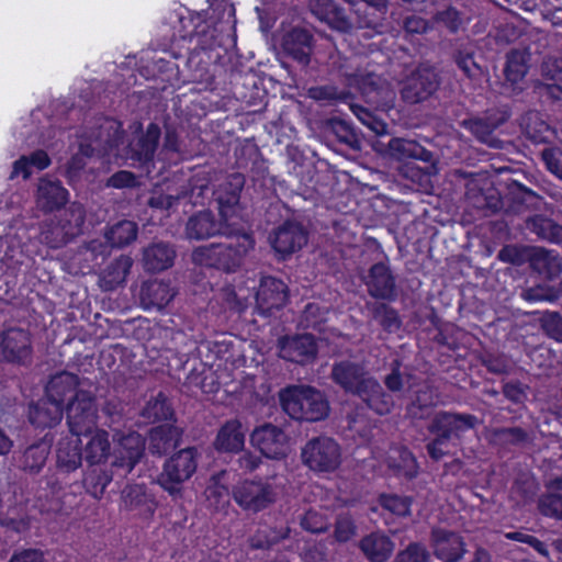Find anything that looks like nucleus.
<instances>
[{
    "label": "nucleus",
    "instance_id": "49",
    "mask_svg": "<svg viewBox=\"0 0 562 562\" xmlns=\"http://www.w3.org/2000/svg\"><path fill=\"white\" fill-rule=\"evenodd\" d=\"M112 479L111 471L100 465H89V469L83 474L82 485L89 495L100 499Z\"/></svg>",
    "mask_w": 562,
    "mask_h": 562
},
{
    "label": "nucleus",
    "instance_id": "16",
    "mask_svg": "<svg viewBox=\"0 0 562 562\" xmlns=\"http://www.w3.org/2000/svg\"><path fill=\"white\" fill-rule=\"evenodd\" d=\"M269 241L278 258L285 260L307 243V233L302 224L288 220L270 234Z\"/></svg>",
    "mask_w": 562,
    "mask_h": 562
},
{
    "label": "nucleus",
    "instance_id": "7",
    "mask_svg": "<svg viewBox=\"0 0 562 562\" xmlns=\"http://www.w3.org/2000/svg\"><path fill=\"white\" fill-rule=\"evenodd\" d=\"M303 463L314 472L329 473L341 463V449L338 442L326 436L313 438L303 447Z\"/></svg>",
    "mask_w": 562,
    "mask_h": 562
},
{
    "label": "nucleus",
    "instance_id": "29",
    "mask_svg": "<svg viewBox=\"0 0 562 562\" xmlns=\"http://www.w3.org/2000/svg\"><path fill=\"white\" fill-rule=\"evenodd\" d=\"M182 429L172 423H161L148 432V450L153 456H164L178 447Z\"/></svg>",
    "mask_w": 562,
    "mask_h": 562
},
{
    "label": "nucleus",
    "instance_id": "63",
    "mask_svg": "<svg viewBox=\"0 0 562 562\" xmlns=\"http://www.w3.org/2000/svg\"><path fill=\"white\" fill-rule=\"evenodd\" d=\"M480 198L482 200V207L490 210L492 213L504 212L506 206L505 195L503 196L492 184L480 190Z\"/></svg>",
    "mask_w": 562,
    "mask_h": 562
},
{
    "label": "nucleus",
    "instance_id": "61",
    "mask_svg": "<svg viewBox=\"0 0 562 562\" xmlns=\"http://www.w3.org/2000/svg\"><path fill=\"white\" fill-rule=\"evenodd\" d=\"M357 86V89L363 95L368 102L378 103L379 95V82L376 76L373 74H369L367 76L358 77L353 75V86Z\"/></svg>",
    "mask_w": 562,
    "mask_h": 562
},
{
    "label": "nucleus",
    "instance_id": "12",
    "mask_svg": "<svg viewBox=\"0 0 562 562\" xmlns=\"http://www.w3.org/2000/svg\"><path fill=\"white\" fill-rule=\"evenodd\" d=\"M477 424L474 415L440 411L434 415L427 430L449 443L460 440L463 431L474 429Z\"/></svg>",
    "mask_w": 562,
    "mask_h": 562
},
{
    "label": "nucleus",
    "instance_id": "57",
    "mask_svg": "<svg viewBox=\"0 0 562 562\" xmlns=\"http://www.w3.org/2000/svg\"><path fill=\"white\" fill-rule=\"evenodd\" d=\"M532 249L533 246L530 245L509 244L498 251L497 258L503 262L519 267L530 262Z\"/></svg>",
    "mask_w": 562,
    "mask_h": 562
},
{
    "label": "nucleus",
    "instance_id": "55",
    "mask_svg": "<svg viewBox=\"0 0 562 562\" xmlns=\"http://www.w3.org/2000/svg\"><path fill=\"white\" fill-rule=\"evenodd\" d=\"M353 7H356L353 12L357 15V21L353 22V25L356 24V27L358 30H368L367 32H363L360 35L368 38H372L373 36L378 35L380 33L376 31V26L379 25L380 19L379 12L381 13L384 10H375L367 4H364V7H361V4L358 3H353Z\"/></svg>",
    "mask_w": 562,
    "mask_h": 562
},
{
    "label": "nucleus",
    "instance_id": "62",
    "mask_svg": "<svg viewBox=\"0 0 562 562\" xmlns=\"http://www.w3.org/2000/svg\"><path fill=\"white\" fill-rule=\"evenodd\" d=\"M430 553L420 542H411L404 550L400 551L393 562H428Z\"/></svg>",
    "mask_w": 562,
    "mask_h": 562
},
{
    "label": "nucleus",
    "instance_id": "6",
    "mask_svg": "<svg viewBox=\"0 0 562 562\" xmlns=\"http://www.w3.org/2000/svg\"><path fill=\"white\" fill-rule=\"evenodd\" d=\"M198 450L188 447L179 450L167 459L157 483L171 497H182L183 483L192 477L198 468Z\"/></svg>",
    "mask_w": 562,
    "mask_h": 562
},
{
    "label": "nucleus",
    "instance_id": "42",
    "mask_svg": "<svg viewBox=\"0 0 562 562\" xmlns=\"http://www.w3.org/2000/svg\"><path fill=\"white\" fill-rule=\"evenodd\" d=\"M525 226L530 233L542 240L562 244V225L546 215L536 214L528 216L525 220Z\"/></svg>",
    "mask_w": 562,
    "mask_h": 562
},
{
    "label": "nucleus",
    "instance_id": "58",
    "mask_svg": "<svg viewBox=\"0 0 562 562\" xmlns=\"http://www.w3.org/2000/svg\"><path fill=\"white\" fill-rule=\"evenodd\" d=\"M521 297L528 302L555 303L560 299V282L557 286L548 283H539L527 288L521 292Z\"/></svg>",
    "mask_w": 562,
    "mask_h": 562
},
{
    "label": "nucleus",
    "instance_id": "10",
    "mask_svg": "<svg viewBox=\"0 0 562 562\" xmlns=\"http://www.w3.org/2000/svg\"><path fill=\"white\" fill-rule=\"evenodd\" d=\"M32 359L33 344L29 329L8 327L0 331V361L27 367Z\"/></svg>",
    "mask_w": 562,
    "mask_h": 562
},
{
    "label": "nucleus",
    "instance_id": "19",
    "mask_svg": "<svg viewBox=\"0 0 562 562\" xmlns=\"http://www.w3.org/2000/svg\"><path fill=\"white\" fill-rule=\"evenodd\" d=\"M278 347L280 358L297 364L313 362L318 353V345L312 334L283 336Z\"/></svg>",
    "mask_w": 562,
    "mask_h": 562
},
{
    "label": "nucleus",
    "instance_id": "32",
    "mask_svg": "<svg viewBox=\"0 0 562 562\" xmlns=\"http://www.w3.org/2000/svg\"><path fill=\"white\" fill-rule=\"evenodd\" d=\"M310 7L313 15L333 30L341 33H348L351 30V21L334 0H310Z\"/></svg>",
    "mask_w": 562,
    "mask_h": 562
},
{
    "label": "nucleus",
    "instance_id": "1",
    "mask_svg": "<svg viewBox=\"0 0 562 562\" xmlns=\"http://www.w3.org/2000/svg\"><path fill=\"white\" fill-rule=\"evenodd\" d=\"M83 458L79 437L58 441L55 467L48 469L47 474L37 482L33 491L36 506L42 513L60 510L64 491L77 482L75 474L80 469Z\"/></svg>",
    "mask_w": 562,
    "mask_h": 562
},
{
    "label": "nucleus",
    "instance_id": "45",
    "mask_svg": "<svg viewBox=\"0 0 562 562\" xmlns=\"http://www.w3.org/2000/svg\"><path fill=\"white\" fill-rule=\"evenodd\" d=\"M140 416L148 423H172L177 422L171 403L162 392L149 400L140 412Z\"/></svg>",
    "mask_w": 562,
    "mask_h": 562
},
{
    "label": "nucleus",
    "instance_id": "51",
    "mask_svg": "<svg viewBox=\"0 0 562 562\" xmlns=\"http://www.w3.org/2000/svg\"><path fill=\"white\" fill-rule=\"evenodd\" d=\"M138 234V226L135 222L123 220L114 224L105 233V239L115 248H123L132 244Z\"/></svg>",
    "mask_w": 562,
    "mask_h": 562
},
{
    "label": "nucleus",
    "instance_id": "17",
    "mask_svg": "<svg viewBox=\"0 0 562 562\" xmlns=\"http://www.w3.org/2000/svg\"><path fill=\"white\" fill-rule=\"evenodd\" d=\"M353 395L379 415H386L393 407L392 396L385 393L381 384L372 376H358L353 369Z\"/></svg>",
    "mask_w": 562,
    "mask_h": 562
},
{
    "label": "nucleus",
    "instance_id": "36",
    "mask_svg": "<svg viewBox=\"0 0 562 562\" xmlns=\"http://www.w3.org/2000/svg\"><path fill=\"white\" fill-rule=\"evenodd\" d=\"M64 409L53 400L45 395V398L32 404L29 408V422L36 428H53L60 423Z\"/></svg>",
    "mask_w": 562,
    "mask_h": 562
},
{
    "label": "nucleus",
    "instance_id": "31",
    "mask_svg": "<svg viewBox=\"0 0 562 562\" xmlns=\"http://www.w3.org/2000/svg\"><path fill=\"white\" fill-rule=\"evenodd\" d=\"M186 234L189 239L202 240L225 234V226L215 217L213 212L205 210L189 217Z\"/></svg>",
    "mask_w": 562,
    "mask_h": 562
},
{
    "label": "nucleus",
    "instance_id": "41",
    "mask_svg": "<svg viewBox=\"0 0 562 562\" xmlns=\"http://www.w3.org/2000/svg\"><path fill=\"white\" fill-rule=\"evenodd\" d=\"M133 260L130 256L121 255L113 259L100 276L101 286L105 291H113L122 285L128 276Z\"/></svg>",
    "mask_w": 562,
    "mask_h": 562
},
{
    "label": "nucleus",
    "instance_id": "43",
    "mask_svg": "<svg viewBox=\"0 0 562 562\" xmlns=\"http://www.w3.org/2000/svg\"><path fill=\"white\" fill-rule=\"evenodd\" d=\"M359 547L371 562L386 561L394 550L393 541L387 536L379 532L366 536L360 541Z\"/></svg>",
    "mask_w": 562,
    "mask_h": 562
},
{
    "label": "nucleus",
    "instance_id": "64",
    "mask_svg": "<svg viewBox=\"0 0 562 562\" xmlns=\"http://www.w3.org/2000/svg\"><path fill=\"white\" fill-rule=\"evenodd\" d=\"M432 20L436 23L443 24L452 34L458 33L463 23L460 12L451 5L442 11L436 12Z\"/></svg>",
    "mask_w": 562,
    "mask_h": 562
},
{
    "label": "nucleus",
    "instance_id": "34",
    "mask_svg": "<svg viewBox=\"0 0 562 562\" xmlns=\"http://www.w3.org/2000/svg\"><path fill=\"white\" fill-rule=\"evenodd\" d=\"M125 507L143 519H150L158 503L151 493H148L144 485H132L124 491Z\"/></svg>",
    "mask_w": 562,
    "mask_h": 562
},
{
    "label": "nucleus",
    "instance_id": "56",
    "mask_svg": "<svg viewBox=\"0 0 562 562\" xmlns=\"http://www.w3.org/2000/svg\"><path fill=\"white\" fill-rule=\"evenodd\" d=\"M367 307L370 311L372 317L379 321L380 325L385 331L393 333L401 328L402 321L398 316V313L391 306L384 303L373 302L368 303Z\"/></svg>",
    "mask_w": 562,
    "mask_h": 562
},
{
    "label": "nucleus",
    "instance_id": "15",
    "mask_svg": "<svg viewBox=\"0 0 562 562\" xmlns=\"http://www.w3.org/2000/svg\"><path fill=\"white\" fill-rule=\"evenodd\" d=\"M216 26L212 25L203 12L188 11L187 15H178V23L173 26V42L206 43L215 38Z\"/></svg>",
    "mask_w": 562,
    "mask_h": 562
},
{
    "label": "nucleus",
    "instance_id": "44",
    "mask_svg": "<svg viewBox=\"0 0 562 562\" xmlns=\"http://www.w3.org/2000/svg\"><path fill=\"white\" fill-rule=\"evenodd\" d=\"M85 447V460L92 465H101L110 456L109 434L103 429H94Z\"/></svg>",
    "mask_w": 562,
    "mask_h": 562
},
{
    "label": "nucleus",
    "instance_id": "13",
    "mask_svg": "<svg viewBox=\"0 0 562 562\" xmlns=\"http://www.w3.org/2000/svg\"><path fill=\"white\" fill-rule=\"evenodd\" d=\"M508 119V112L494 110L486 112L484 116L463 120L460 125L469 131L480 143L494 149H503L505 143L494 136V131L505 124Z\"/></svg>",
    "mask_w": 562,
    "mask_h": 562
},
{
    "label": "nucleus",
    "instance_id": "14",
    "mask_svg": "<svg viewBox=\"0 0 562 562\" xmlns=\"http://www.w3.org/2000/svg\"><path fill=\"white\" fill-rule=\"evenodd\" d=\"M289 299L288 285L274 277H262L256 293L255 311L262 317H270L284 307Z\"/></svg>",
    "mask_w": 562,
    "mask_h": 562
},
{
    "label": "nucleus",
    "instance_id": "26",
    "mask_svg": "<svg viewBox=\"0 0 562 562\" xmlns=\"http://www.w3.org/2000/svg\"><path fill=\"white\" fill-rule=\"evenodd\" d=\"M368 286L370 295L382 300H393L395 297V279L387 266L382 262L373 265L367 276L359 271Z\"/></svg>",
    "mask_w": 562,
    "mask_h": 562
},
{
    "label": "nucleus",
    "instance_id": "27",
    "mask_svg": "<svg viewBox=\"0 0 562 562\" xmlns=\"http://www.w3.org/2000/svg\"><path fill=\"white\" fill-rule=\"evenodd\" d=\"M114 439L117 440L116 450L120 454V457H117L120 462L114 463L132 471L144 454V438L138 432L128 430L126 434L115 431Z\"/></svg>",
    "mask_w": 562,
    "mask_h": 562
},
{
    "label": "nucleus",
    "instance_id": "39",
    "mask_svg": "<svg viewBox=\"0 0 562 562\" xmlns=\"http://www.w3.org/2000/svg\"><path fill=\"white\" fill-rule=\"evenodd\" d=\"M175 297V292L170 284L164 281H147L140 288V301L147 308L156 307L161 310L166 307Z\"/></svg>",
    "mask_w": 562,
    "mask_h": 562
},
{
    "label": "nucleus",
    "instance_id": "18",
    "mask_svg": "<svg viewBox=\"0 0 562 562\" xmlns=\"http://www.w3.org/2000/svg\"><path fill=\"white\" fill-rule=\"evenodd\" d=\"M250 442L266 458L280 460L286 456L288 436L282 428L270 423L256 427Z\"/></svg>",
    "mask_w": 562,
    "mask_h": 562
},
{
    "label": "nucleus",
    "instance_id": "38",
    "mask_svg": "<svg viewBox=\"0 0 562 562\" xmlns=\"http://www.w3.org/2000/svg\"><path fill=\"white\" fill-rule=\"evenodd\" d=\"M519 125L526 137L536 144H548L554 138V130L541 117L538 111H527Z\"/></svg>",
    "mask_w": 562,
    "mask_h": 562
},
{
    "label": "nucleus",
    "instance_id": "22",
    "mask_svg": "<svg viewBox=\"0 0 562 562\" xmlns=\"http://www.w3.org/2000/svg\"><path fill=\"white\" fill-rule=\"evenodd\" d=\"M375 149L384 157L397 161L407 159L432 161V151L414 139L394 137L391 138L387 144L379 142Z\"/></svg>",
    "mask_w": 562,
    "mask_h": 562
},
{
    "label": "nucleus",
    "instance_id": "54",
    "mask_svg": "<svg viewBox=\"0 0 562 562\" xmlns=\"http://www.w3.org/2000/svg\"><path fill=\"white\" fill-rule=\"evenodd\" d=\"M435 405L436 398L432 391L425 386L416 392V397L407 405L406 413L412 419H425L429 417Z\"/></svg>",
    "mask_w": 562,
    "mask_h": 562
},
{
    "label": "nucleus",
    "instance_id": "9",
    "mask_svg": "<svg viewBox=\"0 0 562 562\" xmlns=\"http://www.w3.org/2000/svg\"><path fill=\"white\" fill-rule=\"evenodd\" d=\"M441 78L430 66H419L401 81V99L415 105L430 99L439 89Z\"/></svg>",
    "mask_w": 562,
    "mask_h": 562
},
{
    "label": "nucleus",
    "instance_id": "8",
    "mask_svg": "<svg viewBox=\"0 0 562 562\" xmlns=\"http://www.w3.org/2000/svg\"><path fill=\"white\" fill-rule=\"evenodd\" d=\"M64 413L74 437L88 436L97 429L98 408L95 397L89 391L76 394L75 401L66 404Z\"/></svg>",
    "mask_w": 562,
    "mask_h": 562
},
{
    "label": "nucleus",
    "instance_id": "48",
    "mask_svg": "<svg viewBox=\"0 0 562 562\" xmlns=\"http://www.w3.org/2000/svg\"><path fill=\"white\" fill-rule=\"evenodd\" d=\"M245 186V177L241 173H233L228 177L226 183L217 192L216 201L220 213L225 216V209H231L239 203L240 193Z\"/></svg>",
    "mask_w": 562,
    "mask_h": 562
},
{
    "label": "nucleus",
    "instance_id": "24",
    "mask_svg": "<svg viewBox=\"0 0 562 562\" xmlns=\"http://www.w3.org/2000/svg\"><path fill=\"white\" fill-rule=\"evenodd\" d=\"M313 34L304 27H292L285 32L281 40L283 53L302 66L311 61L313 48Z\"/></svg>",
    "mask_w": 562,
    "mask_h": 562
},
{
    "label": "nucleus",
    "instance_id": "2",
    "mask_svg": "<svg viewBox=\"0 0 562 562\" xmlns=\"http://www.w3.org/2000/svg\"><path fill=\"white\" fill-rule=\"evenodd\" d=\"M255 244L251 233H239L229 237L227 244H211L195 248L192 260L199 266L215 268L227 273L235 272L243 265L247 254L254 249Z\"/></svg>",
    "mask_w": 562,
    "mask_h": 562
},
{
    "label": "nucleus",
    "instance_id": "11",
    "mask_svg": "<svg viewBox=\"0 0 562 562\" xmlns=\"http://www.w3.org/2000/svg\"><path fill=\"white\" fill-rule=\"evenodd\" d=\"M232 494L239 507L255 514L276 502L272 484L263 479L240 481L233 487Z\"/></svg>",
    "mask_w": 562,
    "mask_h": 562
},
{
    "label": "nucleus",
    "instance_id": "37",
    "mask_svg": "<svg viewBox=\"0 0 562 562\" xmlns=\"http://www.w3.org/2000/svg\"><path fill=\"white\" fill-rule=\"evenodd\" d=\"M213 445L217 452H241L245 446L241 423L237 419L227 420L217 431Z\"/></svg>",
    "mask_w": 562,
    "mask_h": 562
},
{
    "label": "nucleus",
    "instance_id": "4",
    "mask_svg": "<svg viewBox=\"0 0 562 562\" xmlns=\"http://www.w3.org/2000/svg\"><path fill=\"white\" fill-rule=\"evenodd\" d=\"M85 222V205L74 201L44 226L42 238L50 248H60L82 234Z\"/></svg>",
    "mask_w": 562,
    "mask_h": 562
},
{
    "label": "nucleus",
    "instance_id": "50",
    "mask_svg": "<svg viewBox=\"0 0 562 562\" xmlns=\"http://www.w3.org/2000/svg\"><path fill=\"white\" fill-rule=\"evenodd\" d=\"M538 509L544 516L562 519V479L558 477L548 485V492L539 498Z\"/></svg>",
    "mask_w": 562,
    "mask_h": 562
},
{
    "label": "nucleus",
    "instance_id": "28",
    "mask_svg": "<svg viewBox=\"0 0 562 562\" xmlns=\"http://www.w3.org/2000/svg\"><path fill=\"white\" fill-rule=\"evenodd\" d=\"M79 383V376L75 373L67 371L56 373L48 381L45 395L65 409L66 402L75 401L76 394L81 391L78 389Z\"/></svg>",
    "mask_w": 562,
    "mask_h": 562
},
{
    "label": "nucleus",
    "instance_id": "52",
    "mask_svg": "<svg viewBox=\"0 0 562 562\" xmlns=\"http://www.w3.org/2000/svg\"><path fill=\"white\" fill-rule=\"evenodd\" d=\"M529 54L526 50L512 49L506 55L505 77L513 85L520 82L528 71Z\"/></svg>",
    "mask_w": 562,
    "mask_h": 562
},
{
    "label": "nucleus",
    "instance_id": "40",
    "mask_svg": "<svg viewBox=\"0 0 562 562\" xmlns=\"http://www.w3.org/2000/svg\"><path fill=\"white\" fill-rule=\"evenodd\" d=\"M52 441L43 438L29 446L19 459V468L24 472L38 473L48 459Z\"/></svg>",
    "mask_w": 562,
    "mask_h": 562
},
{
    "label": "nucleus",
    "instance_id": "20",
    "mask_svg": "<svg viewBox=\"0 0 562 562\" xmlns=\"http://www.w3.org/2000/svg\"><path fill=\"white\" fill-rule=\"evenodd\" d=\"M429 543L432 554L442 562H459L467 553L463 537L453 530L434 527L430 531Z\"/></svg>",
    "mask_w": 562,
    "mask_h": 562
},
{
    "label": "nucleus",
    "instance_id": "59",
    "mask_svg": "<svg viewBox=\"0 0 562 562\" xmlns=\"http://www.w3.org/2000/svg\"><path fill=\"white\" fill-rule=\"evenodd\" d=\"M539 325L549 338L562 342V315L560 312H543L539 317Z\"/></svg>",
    "mask_w": 562,
    "mask_h": 562
},
{
    "label": "nucleus",
    "instance_id": "60",
    "mask_svg": "<svg viewBox=\"0 0 562 562\" xmlns=\"http://www.w3.org/2000/svg\"><path fill=\"white\" fill-rule=\"evenodd\" d=\"M308 95L315 101H344L345 103H347V99L351 98L349 91H339L331 85L312 87L308 90Z\"/></svg>",
    "mask_w": 562,
    "mask_h": 562
},
{
    "label": "nucleus",
    "instance_id": "35",
    "mask_svg": "<svg viewBox=\"0 0 562 562\" xmlns=\"http://www.w3.org/2000/svg\"><path fill=\"white\" fill-rule=\"evenodd\" d=\"M529 268L547 281H553L562 273V258L553 250L533 246Z\"/></svg>",
    "mask_w": 562,
    "mask_h": 562
},
{
    "label": "nucleus",
    "instance_id": "21",
    "mask_svg": "<svg viewBox=\"0 0 562 562\" xmlns=\"http://www.w3.org/2000/svg\"><path fill=\"white\" fill-rule=\"evenodd\" d=\"M69 200L70 193L60 180L52 179L48 176L38 179L35 201L44 214L61 211L63 207L69 205Z\"/></svg>",
    "mask_w": 562,
    "mask_h": 562
},
{
    "label": "nucleus",
    "instance_id": "30",
    "mask_svg": "<svg viewBox=\"0 0 562 562\" xmlns=\"http://www.w3.org/2000/svg\"><path fill=\"white\" fill-rule=\"evenodd\" d=\"M451 60L471 81H479L487 75L486 67L476 58V47L473 43H461L450 54Z\"/></svg>",
    "mask_w": 562,
    "mask_h": 562
},
{
    "label": "nucleus",
    "instance_id": "23",
    "mask_svg": "<svg viewBox=\"0 0 562 562\" xmlns=\"http://www.w3.org/2000/svg\"><path fill=\"white\" fill-rule=\"evenodd\" d=\"M218 45L217 37H215L206 43H195L193 47H189L186 66L194 80L203 81L211 77L210 67L218 58V54H215V47Z\"/></svg>",
    "mask_w": 562,
    "mask_h": 562
},
{
    "label": "nucleus",
    "instance_id": "3",
    "mask_svg": "<svg viewBox=\"0 0 562 562\" xmlns=\"http://www.w3.org/2000/svg\"><path fill=\"white\" fill-rule=\"evenodd\" d=\"M282 409L300 422H318L329 413L324 394L313 386H291L280 392Z\"/></svg>",
    "mask_w": 562,
    "mask_h": 562
},
{
    "label": "nucleus",
    "instance_id": "5",
    "mask_svg": "<svg viewBox=\"0 0 562 562\" xmlns=\"http://www.w3.org/2000/svg\"><path fill=\"white\" fill-rule=\"evenodd\" d=\"M505 215H520L527 212L540 211L544 204L543 188L525 175H516L504 182Z\"/></svg>",
    "mask_w": 562,
    "mask_h": 562
},
{
    "label": "nucleus",
    "instance_id": "53",
    "mask_svg": "<svg viewBox=\"0 0 562 562\" xmlns=\"http://www.w3.org/2000/svg\"><path fill=\"white\" fill-rule=\"evenodd\" d=\"M539 492V484L528 473H520L514 481L510 494L517 504H528L535 499Z\"/></svg>",
    "mask_w": 562,
    "mask_h": 562
},
{
    "label": "nucleus",
    "instance_id": "25",
    "mask_svg": "<svg viewBox=\"0 0 562 562\" xmlns=\"http://www.w3.org/2000/svg\"><path fill=\"white\" fill-rule=\"evenodd\" d=\"M161 130L157 123H149L145 133L127 147V158L133 165L147 167L153 162L158 147Z\"/></svg>",
    "mask_w": 562,
    "mask_h": 562
},
{
    "label": "nucleus",
    "instance_id": "46",
    "mask_svg": "<svg viewBox=\"0 0 562 562\" xmlns=\"http://www.w3.org/2000/svg\"><path fill=\"white\" fill-rule=\"evenodd\" d=\"M350 201L351 193L346 190L333 198L327 206L330 212L335 213V216L331 218L330 226L338 237L349 228L351 214V210L349 207Z\"/></svg>",
    "mask_w": 562,
    "mask_h": 562
},
{
    "label": "nucleus",
    "instance_id": "47",
    "mask_svg": "<svg viewBox=\"0 0 562 562\" xmlns=\"http://www.w3.org/2000/svg\"><path fill=\"white\" fill-rule=\"evenodd\" d=\"M193 143H199L198 139L189 137L181 138L176 128L167 127L164 137L162 148L167 153L177 155L180 160H190L194 158L200 149L193 146Z\"/></svg>",
    "mask_w": 562,
    "mask_h": 562
},
{
    "label": "nucleus",
    "instance_id": "33",
    "mask_svg": "<svg viewBox=\"0 0 562 562\" xmlns=\"http://www.w3.org/2000/svg\"><path fill=\"white\" fill-rule=\"evenodd\" d=\"M177 256L176 248L167 241L148 245L143 251V266L148 272H161L173 266Z\"/></svg>",
    "mask_w": 562,
    "mask_h": 562
}]
</instances>
